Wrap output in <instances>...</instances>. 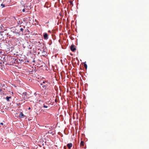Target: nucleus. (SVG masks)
I'll list each match as a JSON object with an SVG mask.
<instances>
[{"instance_id":"obj_14","label":"nucleus","mask_w":149,"mask_h":149,"mask_svg":"<svg viewBox=\"0 0 149 149\" xmlns=\"http://www.w3.org/2000/svg\"><path fill=\"white\" fill-rule=\"evenodd\" d=\"M74 22V21H72V24Z\"/></svg>"},{"instance_id":"obj_8","label":"nucleus","mask_w":149,"mask_h":149,"mask_svg":"<svg viewBox=\"0 0 149 149\" xmlns=\"http://www.w3.org/2000/svg\"><path fill=\"white\" fill-rule=\"evenodd\" d=\"M11 98V97H6V99L7 101H9V99Z\"/></svg>"},{"instance_id":"obj_12","label":"nucleus","mask_w":149,"mask_h":149,"mask_svg":"<svg viewBox=\"0 0 149 149\" xmlns=\"http://www.w3.org/2000/svg\"><path fill=\"white\" fill-rule=\"evenodd\" d=\"M76 93L78 95V96L79 97V92H77Z\"/></svg>"},{"instance_id":"obj_16","label":"nucleus","mask_w":149,"mask_h":149,"mask_svg":"<svg viewBox=\"0 0 149 149\" xmlns=\"http://www.w3.org/2000/svg\"><path fill=\"white\" fill-rule=\"evenodd\" d=\"M46 82V81H43V83H45V82Z\"/></svg>"},{"instance_id":"obj_7","label":"nucleus","mask_w":149,"mask_h":149,"mask_svg":"<svg viewBox=\"0 0 149 149\" xmlns=\"http://www.w3.org/2000/svg\"><path fill=\"white\" fill-rule=\"evenodd\" d=\"M80 145L82 146H83L84 145V141H81L80 143Z\"/></svg>"},{"instance_id":"obj_13","label":"nucleus","mask_w":149,"mask_h":149,"mask_svg":"<svg viewBox=\"0 0 149 149\" xmlns=\"http://www.w3.org/2000/svg\"><path fill=\"white\" fill-rule=\"evenodd\" d=\"M25 11V9H23L22 10V12H24Z\"/></svg>"},{"instance_id":"obj_6","label":"nucleus","mask_w":149,"mask_h":149,"mask_svg":"<svg viewBox=\"0 0 149 149\" xmlns=\"http://www.w3.org/2000/svg\"><path fill=\"white\" fill-rule=\"evenodd\" d=\"M70 4L69 5L71 6H73V2L72 1H69Z\"/></svg>"},{"instance_id":"obj_15","label":"nucleus","mask_w":149,"mask_h":149,"mask_svg":"<svg viewBox=\"0 0 149 149\" xmlns=\"http://www.w3.org/2000/svg\"><path fill=\"white\" fill-rule=\"evenodd\" d=\"M0 124L1 125H3V123H1Z\"/></svg>"},{"instance_id":"obj_10","label":"nucleus","mask_w":149,"mask_h":149,"mask_svg":"<svg viewBox=\"0 0 149 149\" xmlns=\"http://www.w3.org/2000/svg\"><path fill=\"white\" fill-rule=\"evenodd\" d=\"M1 6L3 7L4 8L5 7V5L3 4H1Z\"/></svg>"},{"instance_id":"obj_2","label":"nucleus","mask_w":149,"mask_h":149,"mask_svg":"<svg viewBox=\"0 0 149 149\" xmlns=\"http://www.w3.org/2000/svg\"><path fill=\"white\" fill-rule=\"evenodd\" d=\"M48 34L47 33H45L43 35L44 38L45 39H47L48 38Z\"/></svg>"},{"instance_id":"obj_4","label":"nucleus","mask_w":149,"mask_h":149,"mask_svg":"<svg viewBox=\"0 0 149 149\" xmlns=\"http://www.w3.org/2000/svg\"><path fill=\"white\" fill-rule=\"evenodd\" d=\"M72 144L71 143H68L67 144V147L69 148H70L71 147H72Z\"/></svg>"},{"instance_id":"obj_20","label":"nucleus","mask_w":149,"mask_h":149,"mask_svg":"<svg viewBox=\"0 0 149 149\" xmlns=\"http://www.w3.org/2000/svg\"><path fill=\"white\" fill-rule=\"evenodd\" d=\"M40 85H42V84H41H41H40Z\"/></svg>"},{"instance_id":"obj_5","label":"nucleus","mask_w":149,"mask_h":149,"mask_svg":"<svg viewBox=\"0 0 149 149\" xmlns=\"http://www.w3.org/2000/svg\"><path fill=\"white\" fill-rule=\"evenodd\" d=\"M43 106L44 108H47L49 107V105L48 104L45 105L44 104Z\"/></svg>"},{"instance_id":"obj_1","label":"nucleus","mask_w":149,"mask_h":149,"mask_svg":"<svg viewBox=\"0 0 149 149\" xmlns=\"http://www.w3.org/2000/svg\"><path fill=\"white\" fill-rule=\"evenodd\" d=\"M70 49L73 52H74V46L73 44L71 46Z\"/></svg>"},{"instance_id":"obj_19","label":"nucleus","mask_w":149,"mask_h":149,"mask_svg":"<svg viewBox=\"0 0 149 149\" xmlns=\"http://www.w3.org/2000/svg\"><path fill=\"white\" fill-rule=\"evenodd\" d=\"M31 109V108H30V107H29V109Z\"/></svg>"},{"instance_id":"obj_9","label":"nucleus","mask_w":149,"mask_h":149,"mask_svg":"<svg viewBox=\"0 0 149 149\" xmlns=\"http://www.w3.org/2000/svg\"><path fill=\"white\" fill-rule=\"evenodd\" d=\"M84 68L86 69L87 68V64L85 63H84Z\"/></svg>"},{"instance_id":"obj_3","label":"nucleus","mask_w":149,"mask_h":149,"mask_svg":"<svg viewBox=\"0 0 149 149\" xmlns=\"http://www.w3.org/2000/svg\"><path fill=\"white\" fill-rule=\"evenodd\" d=\"M19 117L20 118H24V115L23 114L22 112H21L19 115Z\"/></svg>"},{"instance_id":"obj_11","label":"nucleus","mask_w":149,"mask_h":149,"mask_svg":"<svg viewBox=\"0 0 149 149\" xmlns=\"http://www.w3.org/2000/svg\"><path fill=\"white\" fill-rule=\"evenodd\" d=\"M20 31H23V29L22 28H21V29H20Z\"/></svg>"},{"instance_id":"obj_18","label":"nucleus","mask_w":149,"mask_h":149,"mask_svg":"<svg viewBox=\"0 0 149 149\" xmlns=\"http://www.w3.org/2000/svg\"><path fill=\"white\" fill-rule=\"evenodd\" d=\"M76 115L77 116L78 115V114L77 113L76 114Z\"/></svg>"},{"instance_id":"obj_21","label":"nucleus","mask_w":149,"mask_h":149,"mask_svg":"<svg viewBox=\"0 0 149 149\" xmlns=\"http://www.w3.org/2000/svg\"><path fill=\"white\" fill-rule=\"evenodd\" d=\"M71 54V55H72V54Z\"/></svg>"},{"instance_id":"obj_17","label":"nucleus","mask_w":149,"mask_h":149,"mask_svg":"<svg viewBox=\"0 0 149 149\" xmlns=\"http://www.w3.org/2000/svg\"><path fill=\"white\" fill-rule=\"evenodd\" d=\"M78 116H77V119H78Z\"/></svg>"}]
</instances>
